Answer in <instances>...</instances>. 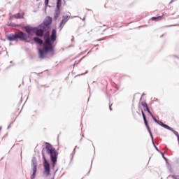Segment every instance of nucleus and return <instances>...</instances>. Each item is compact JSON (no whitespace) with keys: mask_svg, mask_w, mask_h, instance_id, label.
<instances>
[{"mask_svg":"<svg viewBox=\"0 0 179 179\" xmlns=\"http://www.w3.org/2000/svg\"><path fill=\"white\" fill-rule=\"evenodd\" d=\"M44 42L38 37H34V41L37 44H43V48H38L39 58L43 59L45 58V56L48 52H52L54 51V43L57 41V29H52L50 38V32H46L44 36Z\"/></svg>","mask_w":179,"mask_h":179,"instance_id":"1","label":"nucleus"},{"mask_svg":"<svg viewBox=\"0 0 179 179\" xmlns=\"http://www.w3.org/2000/svg\"><path fill=\"white\" fill-rule=\"evenodd\" d=\"M45 150L48 155H50L53 164H55V163H57V159H58V152H57V150L50 144V143H45Z\"/></svg>","mask_w":179,"mask_h":179,"instance_id":"2","label":"nucleus"},{"mask_svg":"<svg viewBox=\"0 0 179 179\" xmlns=\"http://www.w3.org/2000/svg\"><path fill=\"white\" fill-rule=\"evenodd\" d=\"M19 38L21 41L27 40V35L22 31L15 33L14 35L7 36L8 41H16Z\"/></svg>","mask_w":179,"mask_h":179,"instance_id":"3","label":"nucleus"},{"mask_svg":"<svg viewBox=\"0 0 179 179\" xmlns=\"http://www.w3.org/2000/svg\"><path fill=\"white\" fill-rule=\"evenodd\" d=\"M42 156L44 159L43 166H44V174L45 176H50L51 170L50 169V163L45 159V155H44V150L42 151Z\"/></svg>","mask_w":179,"mask_h":179,"instance_id":"4","label":"nucleus"},{"mask_svg":"<svg viewBox=\"0 0 179 179\" xmlns=\"http://www.w3.org/2000/svg\"><path fill=\"white\" fill-rule=\"evenodd\" d=\"M32 164H31V167H32V170H33V173L31 176V179H34L36 178V173H37V159L34 157L32 158Z\"/></svg>","mask_w":179,"mask_h":179,"instance_id":"5","label":"nucleus"},{"mask_svg":"<svg viewBox=\"0 0 179 179\" xmlns=\"http://www.w3.org/2000/svg\"><path fill=\"white\" fill-rule=\"evenodd\" d=\"M141 114L143 115L144 124H145L152 139H153V135L152 134V131H150V127H149V124H148V120H146V115H145V112H143V110H141Z\"/></svg>","mask_w":179,"mask_h":179,"instance_id":"6","label":"nucleus"},{"mask_svg":"<svg viewBox=\"0 0 179 179\" xmlns=\"http://www.w3.org/2000/svg\"><path fill=\"white\" fill-rule=\"evenodd\" d=\"M36 30V27H25V31L28 33V34H33Z\"/></svg>","mask_w":179,"mask_h":179,"instance_id":"7","label":"nucleus"},{"mask_svg":"<svg viewBox=\"0 0 179 179\" xmlns=\"http://www.w3.org/2000/svg\"><path fill=\"white\" fill-rule=\"evenodd\" d=\"M34 33L36 34V36H37L38 37H43V36H44V30L43 29H37L36 28Z\"/></svg>","mask_w":179,"mask_h":179,"instance_id":"8","label":"nucleus"},{"mask_svg":"<svg viewBox=\"0 0 179 179\" xmlns=\"http://www.w3.org/2000/svg\"><path fill=\"white\" fill-rule=\"evenodd\" d=\"M51 23H52V18H51V17H47L44 21V24L45 26H50Z\"/></svg>","mask_w":179,"mask_h":179,"instance_id":"9","label":"nucleus"},{"mask_svg":"<svg viewBox=\"0 0 179 179\" xmlns=\"http://www.w3.org/2000/svg\"><path fill=\"white\" fill-rule=\"evenodd\" d=\"M68 20H69V16H66L64 17V19L62 20L59 27H63V26H64V24L66 23V22H68Z\"/></svg>","mask_w":179,"mask_h":179,"instance_id":"10","label":"nucleus"},{"mask_svg":"<svg viewBox=\"0 0 179 179\" xmlns=\"http://www.w3.org/2000/svg\"><path fill=\"white\" fill-rule=\"evenodd\" d=\"M13 17H15V19H24V14L20 15V13H17L13 15Z\"/></svg>","mask_w":179,"mask_h":179,"instance_id":"11","label":"nucleus"},{"mask_svg":"<svg viewBox=\"0 0 179 179\" xmlns=\"http://www.w3.org/2000/svg\"><path fill=\"white\" fill-rule=\"evenodd\" d=\"M162 19H163V16L152 17L151 18V20L159 21V20H162Z\"/></svg>","mask_w":179,"mask_h":179,"instance_id":"12","label":"nucleus"},{"mask_svg":"<svg viewBox=\"0 0 179 179\" xmlns=\"http://www.w3.org/2000/svg\"><path fill=\"white\" fill-rule=\"evenodd\" d=\"M162 127H163V128H165L166 129H169V131H171V129H173L170 127L169 125L165 124L164 123H162Z\"/></svg>","mask_w":179,"mask_h":179,"instance_id":"13","label":"nucleus"},{"mask_svg":"<svg viewBox=\"0 0 179 179\" xmlns=\"http://www.w3.org/2000/svg\"><path fill=\"white\" fill-rule=\"evenodd\" d=\"M60 13H61L59 12V10L56 11L55 16H54V18L55 19V20H57L58 19V17H59Z\"/></svg>","mask_w":179,"mask_h":179,"instance_id":"14","label":"nucleus"},{"mask_svg":"<svg viewBox=\"0 0 179 179\" xmlns=\"http://www.w3.org/2000/svg\"><path fill=\"white\" fill-rule=\"evenodd\" d=\"M61 2H62V0H57V9H59V8H61Z\"/></svg>","mask_w":179,"mask_h":179,"instance_id":"15","label":"nucleus"},{"mask_svg":"<svg viewBox=\"0 0 179 179\" xmlns=\"http://www.w3.org/2000/svg\"><path fill=\"white\" fill-rule=\"evenodd\" d=\"M171 132H173L174 134V135H176V136H179L178 132L177 131L174 130V129H171Z\"/></svg>","mask_w":179,"mask_h":179,"instance_id":"16","label":"nucleus"},{"mask_svg":"<svg viewBox=\"0 0 179 179\" xmlns=\"http://www.w3.org/2000/svg\"><path fill=\"white\" fill-rule=\"evenodd\" d=\"M148 114L150 115V117H153V119L155 120V121H157L154 117H153V114H152V112H150V109H149L148 110H147Z\"/></svg>","mask_w":179,"mask_h":179,"instance_id":"17","label":"nucleus"},{"mask_svg":"<svg viewBox=\"0 0 179 179\" xmlns=\"http://www.w3.org/2000/svg\"><path fill=\"white\" fill-rule=\"evenodd\" d=\"M141 106H143V108L148 107V103L145 101L141 102Z\"/></svg>","mask_w":179,"mask_h":179,"instance_id":"18","label":"nucleus"},{"mask_svg":"<svg viewBox=\"0 0 179 179\" xmlns=\"http://www.w3.org/2000/svg\"><path fill=\"white\" fill-rule=\"evenodd\" d=\"M172 178H173V179H179V176L173 175V176H172Z\"/></svg>","mask_w":179,"mask_h":179,"instance_id":"19","label":"nucleus"},{"mask_svg":"<svg viewBox=\"0 0 179 179\" xmlns=\"http://www.w3.org/2000/svg\"><path fill=\"white\" fill-rule=\"evenodd\" d=\"M144 111H148L149 109V106H146L145 108H143Z\"/></svg>","mask_w":179,"mask_h":179,"instance_id":"20","label":"nucleus"},{"mask_svg":"<svg viewBox=\"0 0 179 179\" xmlns=\"http://www.w3.org/2000/svg\"><path fill=\"white\" fill-rule=\"evenodd\" d=\"M144 111H148L149 109V106H146L145 108H143Z\"/></svg>","mask_w":179,"mask_h":179,"instance_id":"21","label":"nucleus"},{"mask_svg":"<svg viewBox=\"0 0 179 179\" xmlns=\"http://www.w3.org/2000/svg\"><path fill=\"white\" fill-rule=\"evenodd\" d=\"M50 0H45V5H48V1H49Z\"/></svg>","mask_w":179,"mask_h":179,"instance_id":"22","label":"nucleus"},{"mask_svg":"<svg viewBox=\"0 0 179 179\" xmlns=\"http://www.w3.org/2000/svg\"><path fill=\"white\" fill-rule=\"evenodd\" d=\"M172 26H178V24H174V25H168L166 27H171Z\"/></svg>","mask_w":179,"mask_h":179,"instance_id":"23","label":"nucleus"},{"mask_svg":"<svg viewBox=\"0 0 179 179\" xmlns=\"http://www.w3.org/2000/svg\"><path fill=\"white\" fill-rule=\"evenodd\" d=\"M110 110H113V109L111 108V106H110Z\"/></svg>","mask_w":179,"mask_h":179,"instance_id":"24","label":"nucleus"},{"mask_svg":"<svg viewBox=\"0 0 179 179\" xmlns=\"http://www.w3.org/2000/svg\"><path fill=\"white\" fill-rule=\"evenodd\" d=\"M52 179H54V178H52Z\"/></svg>","mask_w":179,"mask_h":179,"instance_id":"25","label":"nucleus"}]
</instances>
